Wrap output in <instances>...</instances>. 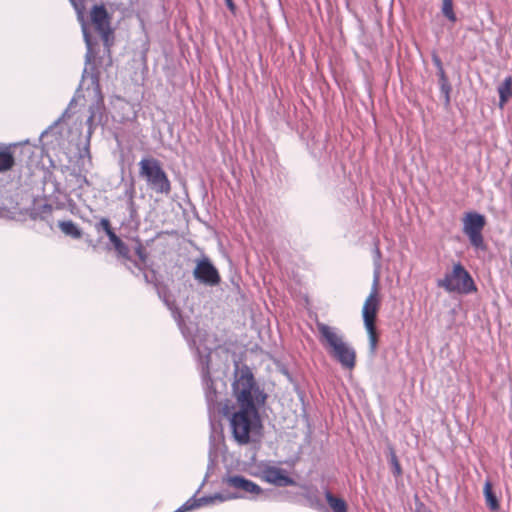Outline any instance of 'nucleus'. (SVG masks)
Listing matches in <instances>:
<instances>
[{"label":"nucleus","mask_w":512,"mask_h":512,"mask_svg":"<svg viewBox=\"0 0 512 512\" xmlns=\"http://www.w3.org/2000/svg\"><path fill=\"white\" fill-rule=\"evenodd\" d=\"M225 1H226L227 6H228L231 10H233V9H234V4H233L232 0H225Z\"/></svg>","instance_id":"72a5a7b5"},{"label":"nucleus","mask_w":512,"mask_h":512,"mask_svg":"<svg viewBox=\"0 0 512 512\" xmlns=\"http://www.w3.org/2000/svg\"><path fill=\"white\" fill-rule=\"evenodd\" d=\"M432 60L437 69L443 67L442 62L437 55H433Z\"/></svg>","instance_id":"c756f323"},{"label":"nucleus","mask_w":512,"mask_h":512,"mask_svg":"<svg viewBox=\"0 0 512 512\" xmlns=\"http://www.w3.org/2000/svg\"><path fill=\"white\" fill-rule=\"evenodd\" d=\"M60 230L67 236H70L74 239H79L82 237L81 229L72 221H61L58 223Z\"/></svg>","instance_id":"f3484780"},{"label":"nucleus","mask_w":512,"mask_h":512,"mask_svg":"<svg viewBox=\"0 0 512 512\" xmlns=\"http://www.w3.org/2000/svg\"><path fill=\"white\" fill-rule=\"evenodd\" d=\"M14 156L8 148L0 151V172H6L14 166Z\"/></svg>","instance_id":"aec40b11"},{"label":"nucleus","mask_w":512,"mask_h":512,"mask_svg":"<svg viewBox=\"0 0 512 512\" xmlns=\"http://www.w3.org/2000/svg\"><path fill=\"white\" fill-rule=\"evenodd\" d=\"M232 392L236 400L234 408L260 410L267 399V394L257 385L248 368L236 372Z\"/></svg>","instance_id":"f03ea898"},{"label":"nucleus","mask_w":512,"mask_h":512,"mask_svg":"<svg viewBox=\"0 0 512 512\" xmlns=\"http://www.w3.org/2000/svg\"><path fill=\"white\" fill-rule=\"evenodd\" d=\"M71 4L73 5L76 13L78 21L81 23L82 33L84 39H91V36L88 32V27L84 19V0H70Z\"/></svg>","instance_id":"dca6fc26"},{"label":"nucleus","mask_w":512,"mask_h":512,"mask_svg":"<svg viewBox=\"0 0 512 512\" xmlns=\"http://www.w3.org/2000/svg\"><path fill=\"white\" fill-rule=\"evenodd\" d=\"M373 253H374V272H373V276L375 275V273L377 271L378 272V282H380V270H381L380 258H381V252H380L378 246H375Z\"/></svg>","instance_id":"b1692460"},{"label":"nucleus","mask_w":512,"mask_h":512,"mask_svg":"<svg viewBox=\"0 0 512 512\" xmlns=\"http://www.w3.org/2000/svg\"><path fill=\"white\" fill-rule=\"evenodd\" d=\"M393 462H394V465H395V470L397 473H400L401 469H400V465L398 463V461L396 460V457L393 456Z\"/></svg>","instance_id":"2f4dec72"},{"label":"nucleus","mask_w":512,"mask_h":512,"mask_svg":"<svg viewBox=\"0 0 512 512\" xmlns=\"http://www.w3.org/2000/svg\"><path fill=\"white\" fill-rule=\"evenodd\" d=\"M318 339L326 351L335 358L343 367L355 366L356 354L354 349L345 341L338 328L317 322Z\"/></svg>","instance_id":"7ed1b4c3"},{"label":"nucleus","mask_w":512,"mask_h":512,"mask_svg":"<svg viewBox=\"0 0 512 512\" xmlns=\"http://www.w3.org/2000/svg\"><path fill=\"white\" fill-rule=\"evenodd\" d=\"M135 252H136V254H137V256H138V258H139L140 262H141V263H145V262H146V258H147V256H146V254H145V252H144L143 247H142L141 245H139V246L136 248Z\"/></svg>","instance_id":"cd10ccee"},{"label":"nucleus","mask_w":512,"mask_h":512,"mask_svg":"<svg viewBox=\"0 0 512 512\" xmlns=\"http://www.w3.org/2000/svg\"><path fill=\"white\" fill-rule=\"evenodd\" d=\"M107 236L114 247L116 246L117 243H119L121 241V239L114 233L113 230L108 231Z\"/></svg>","instance_id":"c85d7f7f"},{"label":"nucleus","mask_w":512,"mask_h":512,"mask_svg":"<svg viewBox=\"0 0 512 512\" xmlns=\"http://www.w3.org/2000/svg\"><path fill=\"white\" fill-rule=\"evenodd\" d=\"M240 497H243V495H237L235 493H216L212 496H204L198 499L193 497L189 499L186 503H184L175 512H186L201 506L214 504L216 502H224L232 499H238Z\"/></svg>","instance_id":"9d476101"},{"label":"nucleus","mask_w":512,"mask_h":512,"mask_svg":"<svg viewBox=\"0 0 512 512\" xmlns=\"http://www.w3.org/2000/svg\"><path fill=\"white\" fill-rule=\"evenodd\" d=\"M365 328L367 330L368 337H369L370 351L372 353H374L376 351L377 341H378L377 340L375 324H371V327L365 326Z\"/></svg>","instance_id":"4be33fe9"},{"label":"nucleus","mask_w":512,"mask_h":512,"mask_svg":"<svg viewBox=\"0 0 512 512\" xmlns=\"http://www.w3.org/2000/svg\"><path fill=\"white\" fill-rule=\"evenodd\" d=\"M463 233L468 237L470 244L484 250L486 248L483 237V229L486 225V218L478 212H467L463 219Z\"/></svg>","instance_id":"423d86ee"},{"label":"nucleus","mask_w":512,"mask_h":512,"mask_svg":"<svg viewBox=\"0 0 512 512\" xmlns=\"http://www.w3.org/2000/svg\"><path fill=\"white\" fill-rule=\"evenodd\" d=\"M441 11L443 15L451 22H456L457 18L453 11V0H442Z\"/></svg>","instance_id":"412c9836"},{"label":"nucleus","mask_w":512,"mask_h":512,"mask_svg":"<svg viewBox=\"0 0 512 512\" xmlns=\"http://www.w3.org/2000/svg\"><path fill=\"white\" fill-rule=\"evenodd\" d=\"M499 93V106L501 108L507 103V101L512 97V77L508 76L504 79V81L498 87Z\"/></svg>","instance_id":"2eb2a0df"},{"label":"nucleus","mask_w":512,"mask_h":512,"mask_svg":"<svg viewBox=\"0 0 512 512\" xmlns=\"http://www.w3.org/2000/svg\"><path fill=\"white\" fill-rule=\"evenodd\" d=\"M440 91L444 96L445 104L448 105L450 103V92L451 85L448 81V78L439 79Z\"/></svg>","instance_id":"5701e85b"},{"label":"nucleus","mask_w":512,"mask_h":512,"mask_svg":"<svg viewBox=\"0 0 512 512\" xmlns=\"http://www.w3.org/2000/svg\"><path fill=\"white\" fill-rule=\"evenodd\" d=\"M114 248L120 256L125 258L128 256L129 249L122 240Z\"/></svg>","instance_id":"393cba45"},{"label":"nucleus","mask_w":512,"mask_h":512,"mask_svg":"<svg viewBox=\"0 0 512 512\" xmlns=\"http://www.w3.org/2000/svg\"><path fill=\"white\" fill-rule=\"evenodd\" d=\"M195 263L193 276L199 283L212 287L217 286L221 282L219 272L209 258L197 259Z\"/></svg>","instance_id":"0eeeda50"},{"label":"nucleus","mask_w":512,"mask_h":512,"mask_svg":"<svg viewBox=\"0 0 512 512\" xmlns=\"http://www.w3.org/2000/svg\"><path fill=\"white\" fill-rule=\"evenodd\" d=\"M437 75H438L439 79L447 78L446 73H445L443 67H440V68L437 69Z\"/></svg>","instance_id":"7c9ffc66"},{"label":"nucleus","mask_w":512,"mask_h":512,"mask_svg":"<svg viewBox=\"0 0 512 512\" xmlns=\"http://www.w3.org/2000/svg\"><path fill=\"white\" fill-rule=\"evenodd\" d=\"M483 492H484L486 504L488 505V507L493 511L498 510L499 502H498L497 497L495 496V494L492 491V485L489 481H487L485 483Z\"/></svg>","instance_id":"a211bd4d"},{"label":"nucleus","mask_w":512,"mask_h":512,"mask_svg":"<svg viewBox=\"0 0 512 512\" xmlns=\"http://www.w3.org/2000/svg\"><path fill=\"white\" fill-rule=\"evenodd\" d=\"M261 478L270 484L278 487L295 485V481L288 476L287 472L279 467L267 466L261 471Z\"/></svg>","instance_id":"f8f14e48"},{"label":"nucleus","mask_w":512,"mask_h":512,"mask_svg":"<svg viewBox=\"0 0 512 512\" xmlns=\"http://www.w3.org/2000/svg\"><path fill=\"white\" fill-rule=\"evenodd\" d=\"M223 483L241 492L239 495H243L242 498L246 497V495L257 497L263 493L262 488L258 484L241 475L227 476L223 479ZM236 494L238 495V493Z\"/></svg>","instance_id":"1a4fd4ad"},{"label":"nucleus","mask_w":512,"mask_h":512,"mask_svg":"<svg viewBox=\"0 0 512 512\" xmlns=\"http://www.w3.org/2000/svg\"><path fill=\"white\" fill-rule=\"evenodd\" d=\"M325 497L327 503L333 509L334 512H347V506L344 500L335 497L331 492L326 491Z\"/></svg>","instance_id":"6ab92c4d"},{"label":"nucleus","mask_w":512,"mask_h":512,"mask_svg":"<svg viewBox=\"0 0 512 512\" xmlns=\"http://www.w3.org/2000/svg\"><path fill=\"white\" fill-rule=\"evenodd\" d=\"M125 197L127 198V205H132L133 200L135 198V189L133 185H130L128 189L124 192Z\"/></svg>","instance_id":"a878e982"},{"label":"nucleus","mask_w":512,"mask_h":512,"mask_svg":"<svg viewBox=\"0 0 512 512\" xmlns=\"http://www.w3.org/2000/svg\"><path fill=\"white\" fill-rule=\"evenodd\" d=\"M437 286L448 293L470 294L477 290L475 283L461 263H455L452 270L437 280Z\"/></svg>","instance_id":"20e7f679"},{"label":"nucleus","mask_w":512,"mask_h":512,"mask_svg":"<svg viewBox=\"0 0 512 512\" xmlns=\"http://www.w3.org/2000/svg\"><path fill=\"white\" fill-rule=\"evenodd\" d=\"M97 228H102L105 233L107 234L108 231H112V228L110 226V221L106 218H102L99 222V224L97 225Z\"/></svg>","instance_id":"bb28decb"},{"label":"nucleus","mask_w":512,"mask_h":512,"mask_svg":"<svg viewBox=\"0 0 512 512\" xmlns=\"http://www.w3.org/2000/svg\"><path fill=\"white\" fill-rule=\"evenodd\" d=\"M92 24L107 46L111 34L108 13L103 5H95L90 13Z\"/></svg>","instance_id":"9b49d317"},{"label":"nucleus","mask_w":512,"mask_h":512,"mask_svg":"<svg viewBox=\"0 0 512 512\" xmlns=\"http://www.w3.org/2000/svg\"><path fill=\"white\" fill-rule=\"evenodd\" d=\"M104 116V106L102 97H98L97 101L90 106V115L87 119L89 126L88 134L91 135L93 126L100 124Z\"/></svg>","instance_id":"4468645a"},{"label":"nucleus","mask_w":512,"mask_h":512,"mask_svg":"<svg viewBox=\"0 0 512 512\" xmlns=\"http://www.w3.org/2000/svg\"><path fill=\"white\" fill-rule=\"evenodd\" d=\"M139 175L146 180L147 185L156 193L168 195L171 192L170 180L157 159H141Z\"/></svg>","instance_id":"39448f33"},{"label":"nucleus","mask_w":512,"mask_h":512,"mask_svg":"<svg viewBox=\"0 0 512 512\" xmlns=\"http://www.w3.org/2000/svg\"><path fill=\"white\" fill-rule=\"evenodd\" d=\"M230 429L234 440L240 445L260 441L263 425L259 410L234 408L229 416Z\"/></svg>","instance_id":"f257e3e1"},{"label":"nucleus","mask_w":512,"mask_h":512,"mask_svg":"<svg viewBox=\"0 0 512 512\" xmlns=\"http://www.w3.org/2000/svg\"><path fill=\"white\" fill-rule=\"evenodd\" d=\"M128 209L131 213V216H133V214L136 212V208H135V201L133 200V204L132 205H128Z\"/></svg>","instance_id":"473e14b6"},{"label":"nucleus","mask_w":512,"mask_h":512,"mask_svg":"<svg viewBox=\"0 0 512 512\" xmlns=\"http://www.w3.org/2000/svg\"><path fill=\"white\" fill-rule=\"evenodd\" d=\"M209 362H210V355H206L204 357H201L200 364H201V374H202V380L205 388V394L207 401L209 403H212L216 400V390L213 387L212 380L209 375Z\"/></svg>","instance_id":"ddd939ff"},{"label":"nucleus","mask_w":512,"mask_h":512,"mask_svg":"<svg viewBox=\"0 0 512 512\" xmlns=\"http://www.w3.org/2000/svg\"><path fill=\"white\" fill-rule=\"evenodd\" d=\"M379 305V282L378 272L376 271L373 277L371 291L368 297L366 298L362 309V316L365 326L371 327V324H375V319L379 309Z\"/></svg>","instance_id":"6e6552de"}]
</instances>
